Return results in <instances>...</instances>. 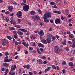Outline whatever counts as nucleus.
<instances>
[{
  "instance_id": "obj_23",
  "label": "nucleus",
  "mask_w": 75,
  "mask_h": 75,
  "mask_svg": "<svg viewBox=\"0 0 75 75\" xmlns=\"http://www.w3.org/2000/svg\"><path fill=\"white\" fill-rule=\"evenodd\" d=\"M39 48H38L37 49V51L38 54H39V55H41V52Z\"/></svg>"
},
{
  "instance_id": "obj_39",
  "label": "nucleus",
  "mask_w": 75,
  "mask_h": 75,
  "mask_svg": "<svg viewBox=\"0 0 75 75\" xmlns=\"http://www.w3.org/2000/svg\"><path fill=\"white\" fill-rule=\"evenodd\" d=\"M29 49L30 51H32V50H33V48L32 47H29Z\"/></svg>"
},
{
  "instance_id": "obj_62",
  "label": "nucleus",
  "mask_w": 75,
  "mask_h": 75,
  "mask_svg": "<svg viewBox=\"0 0 75 75\" xmlns=\"http://www.w3.org/2000/svg\"><path fill=\"white\" fill-rule=\"evenodd\" d=\"M26 35H30V33L28 32H27Z\"/></svg>"
},
{
  "instance_id": "obj_20",
  "label": "nucleus",
  "mask_w": 75,
  "mask_h": 75,
  "mask_svg": "<svg viewBox=\"0 0 75 75\" xmlns=\"http://www.w3.org/2000/svg\"><path fill=\"white\" fill-rule=\"evenodd\" d=\"M13 7L12 6H10L8 8V9L9 11H11L13 10Z\"/></svg>"
},
{
  "instance_id": "obj_41",
  "label": "nucleus",
  "mask_w": 75,
  "mask_h": 75,
  "mask_svg": "<svg viewBox=\"0 0 75 75\" xmlns=\"http://www.w3.org/2000/svg\"><path fill=\"white\" fill-rule=\"evenodd\" d=\"M52 7L53 8H58V7L56 5L52 6Z\"/></svg>"
},
{
  "instance_id": "obj_38",
  "label": "nucleus",
  "mask_w": 75,
  "mask_h": 75,
  "mask_svg": "<svg viewBox=\"0 0 75 75\" xmlns=\"http://www.w3.org/2000/svg\"><path fill=\"white\" fill-rule=\"evenodd\" d=\"M26 68L27 69H29V68H30V65L28 64L26 65Z\"/></svg>"
},
{
  "instance_id": "obj_10",
  "label": "nucleus",
  "mask_w": 75,
  "mask_h": 75,
  "mask_svg": "<svg viewBox=\"0 0 75 75\" xmlns=\"http://www.w3.org/2000/svg\"><path fill=\"white\" fill-rule=\"evenodd\" d=\"M1 41H2V42H4V43H5L6 44H8V42L6 39L2 40H1Z\"/></svg>"
},
{
  "instance_id": "obj_6",
  "label": "nucleus",
  "mask_w": 75,
  "mask_h": 75,
  "mask_svg": "<svg viewBox=\"0 0 75 75\" xmlns=\"http://www.w3.org/2000/svg\"><path fill=\"white\" fill-rule=\"evenodd\" d=\"M40 38L42 43L45 44H47V42L46 40L44 39L42 37H40Z\"/></svg>"
},
{
  "instance_id": "obj_19",
  "label": "nucleus",
  "mask_w": 75,
  "mask_h": 75,
  "mask_svg": "<svg viewBox=\"0 0 75 75\" xmlns=\"http://www.w3.org/2000/svg\"><path fill=\"white\" fill-rule=\"evenodd\" d=\"M46 40L47 43H50L51 41V39L50 38H47V39Z\"/></svg>"
},
{
  "instance_id": "obj_53",
  "label": "nucleus",
  "mask_w": 75,
  "mask_h": 75,
  "mask_svg": "<svg viewBox=\"0 0 75 75\" xmlns=\"http://www.w3.org/2000/svg\"><path fill=\"white\" fill-rule=\"evenodd\" d=\"M21 4L22 6H24V5H26V4H24L23 2L21 3Z\"/></svg>"
},
{
  "instance_id": "obj_57",
  "label": "nucleus",
  "mask_w": 75,
  "mask_h": 75,
  "mask_svg": "<svg viewBox=\"0 0 75 75\" xmlns=\"http://www.w3.org/2000/svg\"><path fill=\"white\" fill-rule=\"evenodd\" d=\"M41 58H42V59H46V57H45V56H42Z\"/></svg>"
},
{
  "instance_id": "obj_13",
  "label": "nucleus",
  "mask_w": 75,
  "mask_h": 75,
  "mask_svg": "<svg viewBox=\"0 0 75 75\" xmlns=\"http://www.w3.org/2000/svg\"><path fill=\"white\" fill-rule=\"evenodd\" d=\"M11 23L13 24V25H16V22L15 20H11L10 21Z\"/></svg>"
},
{
  "instance_id": "obj_58",
  "label": "nucleus",
  "mask_w": 75,
  "mask_h": 75,
  "mask_svg": "<svg viewBox=\"0 0 75 75\" xmlns=\"http://www.w3.org/2000/svg\"><path fill=\"white\" fill-rule=\"evenodd\" d=\"M15 44L16 45H17L18 44V42H15Z\"/></svg>"
},
{
  "instance_id": "obj_26",
  "label": "nucleus",
  "mask_w": 75,
  "mask_h": 75,
  "mask_svg": "<svg viewBox=\"0 0 75 75\" xmlns=\"http://www.w3.org/2000/svg\"><path fill=\"white\" fill-rule=\"evenodd\" d=\"M35 14V12L34 11H32L30 12V14L31 15H34V14Z\"/></svg>"
},
{
  "instance_id": "obj_22",
  "label": "nucleus",
  "mask_w": 75,
  "mask_h": 75,
  "mask_svg": "<svg viewBox=\"0 0 75 75\" xmlns=\"http://www.w3.org/2000/svg\"><path fill=\"white\" fill-rule=\"evenodd\" d=\"M38 47H41V48H43V47H44V45H42V44L41 43H38Z\"/></svg>"
},
{
  "instance_id": "obj_29",
  "label": "nucleus",
  "mask_w": 75,
  "mask_h": 75,
  "mask_svg": "<svg viewBox=\"0 0 75 75\" xmlns=\"http://www.w3.org/2000/svg\"><path fill=\"white\" fill-rule=\"evenodd\" d=\"M15 27H16V28H21V27H22V26L21 25H15Z\"/></svg>"
},
{
  "instance_id": "obj_33",
  "label": "nucleus",
  "mask_w": 75,
  "mask_h": 75,
  "mask_svg": "<svg viewBox=\"0 0 75 75\" xmlns=\"http://www.w3.org/2000/svg\"><path fill=\"white\" fill-rule=\"evenodd\" d=\"M66 64H67V62L65 61H63L62 62V64L63 65H66Z\"/></svg>"
},
{
  "instance_id": "obj_40",
  "label": "nucleus",
  "mask_w": 75,
  "mask_h": 75,
  "mask_svg": "<svg viewBox=\"0 0 75 75\" xmlns=\"http://www.w3.org/2000/svg\"><path fill=\"white\" fill-rule=\"evenodd\" d=\"M10 12H9V11H7L6 12H5V14H6V15H7L8 14H10Z\"/></svg>"
},
{
  "instance_id": "obj_37",
  "label": "nucleus",
  "mask_w": 75,
  "mask_h": 75,
  "mask_svg": "<svg viewBox=\"0 0 75 75\" xmlns=\"http://www.w3.org/2000/svg\"><path fill=\"white\" fill-rule=\"evenodd\" d=\"M47 36L48 37H52V34H50V33H48L47 34Z\"/></svg>"
},
{
  "instance_id": "obj_1",
  "label": "nucleus",
  "mask_w": 75,
  "mask_h": 75,
  "mask_svg": "<svg viewBox=\"0 0 75 75\" xmlns=\"http://www.w3.org/2000/svg\"><path fill=\"white\" fill-rule=\"evenodd\" d=\"M52 15V13L50 12H47L44 15L43 18L44 21L45 23H48L49 22V20L47 18H50L51 17V15Z\"/></svg>"
},
{
  "instance_id": "obj_17",
  "label": "nucleus",
  "mask_w": 75,
  "mask_h": 75,
  "mask_svg": "<svg viewBox=\"0 0 75 75\" xmlns=\"http://www.w3.org/2000/svg\"><path fill=\"white\" fill-rule=\"evenodd\" d=\"M16 74V72L15 71H10L9 72V75H14Z\"/></svg>"
},
{
  "instance_id": "obj_14",
  "label": "nucleus",
  "mask_w": 75,
  "mask_h": 75,
  "mask_svg": "<svg viewBox=\"0 0 75 75\" xmlns=\"http://www.w3.org/2000/svg\"><path fill=\"white\" fill-rule=\"evenodd\" d=\"M19 30H21L22 31H23L24 33H27V30L24 28H19Z\"/></svg>"
},
{
  "instance_id": "obj_63",
  "label": "nucleus",
  "mask_w": 75,
  "mask_h": 75,
  "mask_svg": "<svg viewBox=\"0 0 75 75\" xmlns=\"http://www.w3.org/2000/svg\"><path fill=\"white\" fill-rule=\"evenodd\" d=\"M13 15H14V13H13L10 15V16H13Z\"/></svg>"
},
{
  "instance_id": "obj_46",
  "label": "nucleus",
  "mask_w": 75,
  "mask_h": 75,
  "mask_svg": "<svg viewBox=\"0 0 75 75\" xmlns=\"http://www.w3.org/2000/svg\"><path fill=\"white\" fill-rule=\"evenodd\" d=\"M13 34H17V33H18V31H17L16 30H14L13 31Z\"/></svg>"
},
{
  "instance_id": "obj_24",
  "label": "nucleus",
  "mask_w": 75,
  "mask_h": 75,
  "mask_svg": "<svg viewBox=\"0 0 75 75\" xmlns=\"http://www.w3.org/2000/svg\"><path fill=\"white\" fill-rule=\"evenodd\" d=\"M69 37L70 38H71V39H72L74 37V35H72V34H70L69 35Z\"/></svg>"
},
{
  "instance_id": "obj_42",
  "label": "nucleus",
  "mask_w": 75,
  "mask_h": 75,
  "mask_svg": "<svg viewBox=\"0 0 75 75\" xmlns=\"http://www.w3.org/2000/svg\"><path fill=\"white\" fill-rule=\"evenodd\" d=\"M7 38H8V39L9 40H11V39H12V38H11V37H10V36H7Z\"/></svg>"
},
{
  "instance_id": "obj_31",
  "label": "nucleus",
  "mask_w": 75,
  "mask_h": 75,
  "mask_svg": "<svg viewBox=\"0 0 75 75\" xmlns=\"http://www.w3.org/2000/svg\"><path fill=\"white\" fill-rule=\"evenodd\" d=\"M9 30H11V31L13 30H15V28L13 27H10Z\"/></svg>"
},
{
  "instance_id": "obj_50",
  "label": "nucleus",
  "mask_w": 75,
  "mask_h": 75,
  "mask_svg": "<svg viewBox=\"0 0 75 75\" xmlns=\"http://www.w3.org/2000/svg\"><path fill=\"white\" fill-rule=\"evenodd\" d=\"M72 42L73 43V44H75V39H73L72 40Z\"/></svg>"
},
{
  "instance_id": "obj_60",
  "label": "nucleus",
  "mask_w": 75,
  "mask_h": 75,
  "mask_svg": "<svg viewBox=\"0 0 75 75\" xmlns=\"http://www.w3.org/2000/svg\"><path fill=\"white\" fill-rule=\"evenodd\" d=\"M36 51L35 50H33L32 51V52L33 53V54H35V53H36Z\"/></svg>"
},
{
  "instance_id": "obj_28",
  "label": "nucleus",
  "mask_w": 75,
  "mask_h": 75,
  "mask_svg": "<svg viewBox=\"0 0 75 75\" xmlns=\"http://www.w3.org/2000/svg\"><path fill=\"white\" fill-rule=\"evenodd\" d=\"M65 11L66 14H67V15L69 14V10H65Z\"/></svg>"
},
{
  "instance_id": "obj_5",
  "label": "nucleus",
  "mask_w": 75,
  "mask_h": 75,
  "mask_svg": "<svg viewBox=\"0 0 75 75\" xmlns=\"http://www.w3.org/2000/svg\"><path fill=\"white\" fill-rule=\"evenodd\" d=\"M12 61V59H8V57L6 56L5 58V59L4 61V62H10Z\"/></svg>"
},
{
  "instance_id": "obj_51",
  "label": "nucleus",
  "mask_w": 75,
  "mask_h": 75,
  "mask_svg": "<svg viewBox=\"0 0 75 75\" xmlns=\"http://www.w3.org/2000/svg\"><path fill=\"white\" fill-rule=\"evenodd\" d=\"M68 43L69 44V45H71V44H72V42L71 41H68Z\"/></svg>"
},
{
  "instance_id": "obj_16",
  "label": "nucleus",
  "mask_w": 75,
  "mask_h": 75,
  "mask_svg": "<svg viewBox=\"0 0 75 75\" xmlns=\"http://www.w3.org/2000/svg\"><path fill=\"white\" fill-rule=\"evenodd\" d=\"M18 34L19 35H23V32H21V31L19 30H18Z\"/></svg>"
},
{
  "instance_id": "obj_30",
  "label": "nucleus",
  "mask_w": 75,
  "mask_h": 75,
  "mask_svg": "<svg viewBox=\"0 0 75 75\" xmlns=\"http://www.w3.org/2000/svg\"><path fill=\"white\" fill-rule=\"evenodd\" d=\"M11 71H15L16 69L14 68V66H12V68L11 69Z\"/></svg>"
},
{
  "instance_id": "obj_45",
  "label": "nucleus",
  "mask_w": 75,
  "mask_h": 75,
  "mask_svg": "<svg viewBox=\"0 0 75 75\" xmlns=\"http://www.w3.org/2000/svg\"><path fill=\"white\" fill-rule=\"evenodd\" d=\"M71 47V48H75V43L73 44V45H72Z\"/></svg>"
},
{
  "instance_id": "obj_55",
  "label": "nucleus",
  "mask_w": 75,
  "mask_h": 75,
  "mask_svg": "<svg viewBox=\"0 0 75 75\" xmlns=\"http://www.w3.org/2000/svg\"><path fill=\"white\" fill-rule=\"evenodd\" d=\"M18 23H20L21 22V19H18L17 20Z\"/></svg>"
},
{
  "instance_id": "obj_8",
  "label": "nucleus",
  "mask_w": 75,
  "mask_h": 75,
  "mask_svg": "<svg viewBox=\"0 0 75 75\" xmlns=\"http://www.w3.org/2000/svg\"><path fill=\"white\" fill-rule=\"evenodd\" d=\"M38 34L40 36H42V35H44V31L42 30H41L40 31L38 32Z\"/></svg>"
},
{
  "instance_id": "obj_59",
  "label": "nucleus",
  "mask_w": 75,
  "mask_h": 75,
  "mask_svg": "<svg viewBox=\"0 0 75 75\" xmlns=\"http://www.w3.org/2000/svg\"><path fill=\"white\" fill-rule=\"evenodd\" d=\"M64 18V16H62V15L61 16V19L62 20H63Z\"/></svg>"
},
{
  "instance_id": "obj_44",
  "label": "nucleus",
  "mask_w": 75,
  "mask_h": 75,
  "mask_svg": "<svg viewBox=\"0 0 75 75\" xmlns=\"http://www.w3.org/2000/svg\"><path fill=\"white\" fill-rule=\"evenodd\" d=\"M39 24L40 25H42L43 24H44V23L42 22H40L39 23Z\"/></svg>"
},
{
  "instance_id": "obj_48",
  "label": "nucleus",
  "mask_w": 75,
  "mask_h": 75,
  "mask_svg": "<svg viewBox=\"0 0 75 75\" xmlns=\"http://www.w3.org/2000/svg\"><path fill=\"white\" fill-rule=\"evenodd\" d=\"M52 68L53 69H56V67H55V66L54 65L52 66Z\"/></svg>"
},
{
  "instance_id": "obj_4",
  "label": "nucleus",
  "mask_w": 75,
  "mask_h": 75,
  "mask_svg": "<svg viewBox=\"0 0 75 75\" xmlns=\"http://www.w3.org/2000/svg\"><path fill=\"white\" fill-rule=\"evenodd\" d=\"M16 16L19 18H22L23 16H22V12L21 11H18L16 14Z\"/></svg>"
},
{
  "instance_id": "obj_32",
  "label": "nucleus",
  "mask_w": 75,
  "mask_h": 75,
  "mask_svg": "<svg viewBox=\"0 0 75 75\" xmlns=\"http://www.w3.org/2000/svg\"><path fill=\"white\" fill-rule=\"evenodd\" d=\"M32 39V38H33V39H35V38L36 37L34 35H32V37H30Z\"/></svg>"
},
{
  "instance_id": "obj_27",
  "label": "nucleus",
  "mask_w": 75,
  "mask_h": 75,
  "mask_svg": "<svg viewBox=\"0 0 75 75\" xmlns=\"http://www.w3.org/2000/svg\"><path fill=\"white\" fill-rule=\"evenodd\" d=\"M5 74L4 75H7V74H8V69H5Z\"/></svg>"
},
{
  "instance_id": "obj_52",
  "label": "nucleus",
  "mask_w": 75,
  "mask_h": 75,
  "mask_svg": "<svg viewBox=\"0 0 75 75\" xmlns=\"http://www.w3.org/2000/svg\"><path fill=\"white\" fill-rule=\"evenodd\" d=\"M62 72L63 74H65V72L66 71V70H65V69H63L62 70Z\"/></svg>"
},
{
  "instance_id": "obj_49",
  "label": "nucleus",
  "mask_w": 75,
  "mask_h": 75,
  "mask_svg": "<svg viewBox=\"0 0 75 75\" xmlns=\"http://www.w3.org/2000/svg\"><path fill=\"white\" fill-rule=\"evenodd\" d=\"M24 45V46H25L26 47H28V43H25V45Z\"/></svg>"
},
{
  "instance_id": "obj_21",
  "label": "nucleus",
  "mask_w": 75,
  "mask_h": 75,
  "mask_svg": "<svg viewBox=\"0 0 75 75\" xmlns=\"http://www.w3.org/2000/svg\"><path fill=\"white\" fill-rule=\"evenodd\" d=\"M62 43L64 45H66V44H67V40L65 39L64 40L63 42H62Z\"/></svg>"
},
{
  "instance_id": "obj_25",
  "label": "nucleus",
  "mask_w": 75,
  "mask_h": 75,
  "mask_svg": "<svg viewBox=\"0 0 75 75\" xmlns=\"http://www.w3.org/2000/svg\"><path fill=\"white\" fill-rule=\"evenodd\" d=\"M69 65L70 67H72L74 65V63L72 62H69Z\"/></svg>"
},
{
  "instance_id": "obj_12",
  "label": "nucleus",
  "mask_w": 75,
  "mask_h": 75,
  "mask_svg": "<svg viewBox=\"0 0 75 75\" xmlns=\"http://www.w3.org/2000/svg\"><path fill=\"white\" fill-rule=\"evenodd\" d=\"M37 63L39 64H41L42 63V60L41 59H39L37 60Z\"/></svg>"
},
{
  "instance_id": "obj_36",
  "label": "nucleus",
  "mask_w": 75,
  "mask_h": 75,
  "mask_svg": "<svg viewBox=\"0 0 75 75\" xmlns=\"http://www.w3.org/2000/svg\"><path fill=\"white\" fill-rule=\"evenodd\" d=\"M50 4H51V6H53V5L55 4V2H54L52 1L50 2Z\"/></svg>"
},
{
  "instance_id": "obj_34",
  "label": "nucleus",
  "mask_w": 75,
  "mask_h": 75,
  "mask_svg": "<svg viewBox=\"0 0 75 75\" xmlns=\"http://www.w3.org/2000/svg\"><path fill=\"white\" fill-rule=\"evenodd\" d=\"M65 49L66 51H67V52H68V51H69V47H66L65 48Z\"/></svg>"
},
{
  "instance_id": "obj_47",
  "label": "nucleus",
  "mask_w": 75,
  "mask_h": 75,
  "mask_svg": "<svg viewBox=\"0 0 75 75\" xmlns=\"http://www.w3.org/2000/svg\"><path fill=\"white\" fill-rule=\"evenodd\" d=\"M38 12L39 13H40V14H41V13H42V12L41 11V10L40 9H39L38 11Z\"/></svg>"
},
{
  "instance_id": "obj_9",
  "label": "nucleus",
  "mask_w": 75,
  "mask_h": 75,
  "mask_svg": "<svg viewBox=\"0 0 75 75\" xmlns=\"http://www.w3.org/2000/svg\"><path fill=\"white\" fill-rule=\"evenodd\" d=\"M33 19L35 20H39L40 18L39 16L38 15H35L33 18Z\"/></svg>"
},
{
  "instance_id": "obj_18",
  "label": "nucleus",
  "mask_w": 75,
  "mask_h": 75,
  "mask_svg": "<svg viewBox=\"0 0 75 75\" xmlns=\"http://www.w3.org/2000/svg\"><path fill=\"white\" fill-rule=\"evenodd\" d=\"M3 65L5 67H6L7 68L8 67V64L7 63H4L3 64Z\"/></svg>"
},
{
  "instance_id": "obj_43",
  "label": "nucleus",
  "mask_w": 75,
  "mask_h": 75,
  "mask_svg": "<svg viewBox=\"0 0 75 75\" xmlns=\"http://www.w3.org/2000/svg\"><path fill=\"white\" fill-rule=\"evenodd\" d=\"M5 55H6V57H8V55H9L8 53L7 52H6L5 53Z\"/></svg>"
},
{
  "instance_id": "obj_7",
  "label": "nucleus",
  "mask_w": 75,
  "mask_h": 75,
  "mask_svg": "<svg viewBox=\"0 0 75 75\" xmlns=\"http://www.w3.org/2000/svg\"><path fill=\"white\" fill-rule=\"evenodd\" d=\"M55 23L56 24H60L61 23V19L57 18L55 21Z\"/></svg>"
},
{
  "instance_id": "obj_56",
  "label": "nucleus",
  "mask_w": 75,
  "mask_h": 75,
  "mask_svg": "<svg viewBox=\"0 0 75 75\" xmlns=\"http://www.w3.org/2000/svg\"><path fill=\"white\" fill-rule=\"evenodd\" d=\"M23 1L24 3H27V1L25 0H23Z\"/></svg>"
},
{
  "instance_id": "obj_3",
  "label": "nucleus",
  "mask_w": 75,
  "mask_h": 75,
  "mask_svg": "<svg viewBox=\"0 0 75 75\" xmlns=\"http://www.w3.org/2000/svg\"><path fill=\"white\" fill-rule=\"evenodd\" d=\"M30 8V6L28 5H24L23 7V10L24 11H28Z\"/></svg>"
},
{
  "instance_id": "obj_11",
  "label": "nucleus",
  "mask_w": 75,
  "mask_h": 75,
  "mask_svg": "<svg viewBox=\"0 0 75 75\" xmlns=\"http://www.w3.org/2000/svg\"><path fill=\"white\" fill-rule=\"evenodd\" d=\"M53 12L54 13H57L58 14H61V12L58 11H56V10L53 11Z\"/></svg>"
},
{
  "instance_id": "obj_35",
  "label": "nucleus",
  "mask_w": 75,
  "mask_h": 75,
  "mask_svg": "<svg viewBox=\"0 0 75 75\" xmlns=\"http://www.w3.org/2000/svg\"><path fill=\"white\" fill-rule=\"evenodd\" d=\"M55 40V36H53L52 38V40L53 41H54Z\"/></svg>"
},
{
  "instance_id": "obj_64",
  "label": "nucleus",
  "mask_w": 75,
  "mask_h": 75,
  "mask_svg": "<svg viewBox=\"0 0 75 75\" xmlns=\"http://www.w3.org/2000/svg\"><path fill=\"white\" fill-rule=\"evenodd\" d=\"M29 75H33V73L31 72H29Z\"/></svg>"
},
{
  "instance_id": "obj_61",
  "label": "nucleus",
  "mask_w": 75,
  "mask_h": 75,
  "mask_svg": "<svg viewBox=\"0 0 75 75\" xmlns=\"http://www.w3.org/2000/svg\"><path fill=\"white\" fill-rule=\"evenodd\" d=\"M40 50L41 52H44V50H43V49L40 48Z\"/></svg>"
},
{
  "instance_id": "obj_15",
  "label": "nucleus",
  "mask_w": 75,
  "mask_h": 75,
  "mask_svg": "<svg viewBox=\"0 0 75 75\" xmlns=\"http://www.w3.org/2000/svg\"><path fill=\"white\" fill-rule=\"evenodd\" d=\"M51 67H49L47 68V69H46L45 70V72H47V71H48L51 68Z\"/></svg>"
},
{
  "instance_id": "obj_54",
  "label": "nucleus",
  "mask_w": 75,
  "mask_h": 75,
  "mask_svg": "<svg viewBox=\"0 0 75 75\" xmlns=\"http://www.w3.org/2000/svg\"><path fill=\"white\" fill-rule=\"evenodd\" d=\"M5 19L6 20V22H8V21L9 20L8 18H5Z\"/></svg>"
},
{
  "instance_id": "obj_2",
  "label": "nucleus",
  "mask_w": 75,
  "mask_h": 75,
  "mask_svg": "<svg viewBox=\"0 0 75 75\" xmlns=\"http://www.w3.org/2000/svg\"><path fill=\"white\" fill-rule=\"evenodd\" d=\"M54 51L57 54H58L60 52V49L59 47L57 45L55 46L54 47Z\"/></svg>"
}]
</instances>
